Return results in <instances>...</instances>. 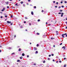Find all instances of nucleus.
Returning <instances> with one entry per match:
<instances>
[{"instance_id":"obj_1","label":"nucleus","mask_w":67,"mask_h":67,"mask_svg":"<svg viewBox=\"0 0 67 67\" xmlns=\"http://www.w3.org/2000/svg\"><path fill=\"white\" fill-rule=\"evenodd\" d=\"M65 35H66V37H67V35L66 33L62 35V37H64V38L65 37L64 36H65Z\"/></svg>"},{"instance_id":"obj_2","label":"nucleus","mask_w":67,"mask_h":67,"mask_svg":"<svg viewBox=\"0 0 67 67\" xmlns=\"http://www.w3.org/2000/svg\"><path fill=\"white\" fill-rule=\"evenodd\" d=\"M7 23H9H9H11V21H7Z\"/></svg>"},{"instance_id":"obj_3","label":"nucleus","mask_w":67,"mask_h":67,"mask_svg":"<svg viewBox=\"0 0 67 67\" xmlns=\"http://www.w3.org/2000/svg\"><path fill=\"white\" fill-rule=\"evenodd\" d=\"M46 35H44L43 36V37H46Z\"/></svg>"},{"instance_id":"obj_4","label":"nucleus","mask_w":67,"mask_h":67,"mask_svg":"<svg viewBox=\"0 0 67 67\" xmlns=\"http://www.w3.org/2000/svg\"><path fill=\"white\" fill-rule=\"evenodd\" d=\"M8 48L9 49H12V48L10 47H8Z\"/></svg>"},{"instance_id":"obj_5","label":"nucleus","mask_w":67,"mask_h":67,"mask_svg":"<svg viewBox=\"0 0 67 67\" xmlns=\"http://www.w3.org/2000/svg\"><path fill=\"white\" fill-rule=\"evenodd\" d=\"M5 3H6V4H7V5H8V3H9V2H5Z\"/></svg>"},{"instance_id":"obj_6","label":"nucleus","mask_w":67,"mask_h":67,"mask_svg":"<svg viewBox=\"0 0 67 67\" xmlns=\"http://www.w3.org/2000/svg\"><path fill=\"white\" fill-rule=\"evenodd\" d=\"M31 14H32V15H33V14H34L33 13V12H31Z\"/></svg>"},{"instance_id":"obj_7","label":"nucleus","mask_w":67,"mask_h":67,"mask_svg":"<svg viewBox=\"0 0 67 67\" xmlns=\"http://www.w3.org/2000/svg\"><path fill=\"white\" fill-rule=\"evenodd\" d=\"M34 50L35 51H36V50H37V48H36L35 47H34Z\"/></svg>"},{"instance_id":"obj_8","label":"nucleus","mask_w":67,"mask_h":67,"mask_svg":"<svg viewBox=\"0 0 67 67\" xmlns=\"http://www.w3.org/2000/svg\"><path fill=\"white\" fill-rule=\"evenodd\" d=\"M22 56H25V54H24V53H23L22 54Z\"/></svg>"},{"instance_id":"obj_9","label":"nucleus","mask_w":67,"mask_h":67,"mask_svg":"<svg viewBox=\"0 0 67 67\" xmlns=\"http://www.w3.org/2000/svg\"><path fill=\"white\" fill-rule=\"evenodd\" d=\"M19 51H21V49L20 48L19 50H18Z\"/></svg>"},{"instance_id":"obj_10","label":"nucleus","mask_w":67,"mask_h":67,"mask_svg":"<svg viewBox=\"0 0 67 67\" xmlns=\"http://www.w3.org/2000/svg\"><path fill=\"white\" fill-rule=\"evenodd\" d=\"M37 53H38V51H36V54H37Z\"/></svg>"},{"instance_id":"obj_11","label":"nucleus","mask_w":67,"mask_h":67,"mask_svg":"<svg viewBox=\"0 0 67 67\" xmlns=\"http://www.w3.org/2000/svg\"><path fill=\"white\" fill-rule=\"evenodd\" d=\"M22 58H23V57H20V59H22Z\"/></svg>"},{"instance_id":"obj_12","label":"nucleus","mask_w":67,"mask_h":67,"mask_svg":"<svg viewBox=\"0 0 67 67\" xmlns=\"http://www.w3.org/2000/svg\"><path fill=\"white\" fill-rule=\"evenodd\" d=\"M20 3L21 4H22L23 3V1H21L20 2Z\"/></svg>"},{"instance_id":"obj_13","label":"nucleus","mask_w":67,"mask_h":67,"mask_svg":"<svg viewBox=\"0 0 67 67\" xmlns=\"http://www.w3.org/2000/svg\"><path fill=\"white\" fill-rule=\"evenodd\" d=\"M17 61V62H20V60H18Z\"/></svg>"},{"instance_id":"obj_14","label":"nucleus","mask_w":67,"mask_h":67,"mask_svg":"<svg viewBox=\"0 0 67 67\" xmlns=\"http://www.w3.org/2000/svg\"><path fill=\"white\" fill-rule=\"evenodd\" d=\"M66 47L65 46H63L62 47V48H65Z\"/></svg>"},{"instance_id":"obj_15","label":"nucleus","mask_w":67,"mask_h":67,"mask_svg":"<svg viewBox=\"0 0 67 67\" xmlns=\"http://www.w3.org/2000/svg\"><path fill=\"white\" fill-rule=\"evenodd\" d=\"M10 25H13V23H10Z\"/></svg>"},{"instance_id":"obj_16","label":"nucleus","mask_w":67,"mask_h":67,"mask_svg":"<svg viewBox=\"0 0 67 67\" xmlns=\"http://www.w3.org/2000/svg\"><path fill=\"white\" fill-rule=\"evenodd\" d=\"M14 54H15V53H12L11 55H14Z\"/></svg>"},{"instance_id":"obj_17","label":"nucleus","mask_w":67,"mask_h":67,"mask_svg":"<svg viewBox=\"0 0 67 67\" xmlns=\"http://www.w3.org/2000/svg\"><path fill=\"white\" fill-rule=\"evenodd\" d=\"M37 35H40V34L38 33H37Z\"/></svg>"},{"instance_id":"obj_18","label":"nucleus","mask_w":67,"mask_h":67,"mask_svg":"<svg viewBox=\"0 0 67 67\" xmlns=\"http://www.w3.org/2000/svg\"><path fill=\"white\" fill-rule=\"evenodd\" d=\"M66 67V65H64V67Z\"/></svg>"},{"instance_id":"obj_19","label":"nucleus","mask_w":67,"mask_h":67,"mask_svg":"<svg viewBox=\"0 0 67 67\" xmlns=\"http://www.w3.org/2000/svg\"><path fill=\"white\" fill-rule=\"evenodd\" d=\"M62 44H63V43H61L60 44V45H62Z\"/></svg>"},{"instance_id":"obj_20","label":"nucleus","mask_w":67,"mask_h":67,"mask_svg":"<svg viewBox=\"0 0 67 67\" xmlns=\"http://www.w3.org/2000/svg\"><path fill=\"white\" fill-rule=\"evenodd\" d=\"M7 9H9V6H7Z\"/></svg>"},{"instance_id":"obj_21","label":"nucleus","mask_w":67,"mask_h":67,"mask_svg":"<svg viewBox=\"0 0 67 67\" xmlns=\"http://www.w3.org/2000/svg\"><path fill=\"white\" fill-rule=\"evenodd\" d=\"M38 22H40V19H38Z\"/></svg>"},{"instance_id":"obj_22","label":"nucleus","mask_w":67,"mask_h":67,"mask_svg":"<svg viewBox=\"0 0 67 67\" xmlns=\"http://www.w3.org/2000/svg\"><path fill=\"white\" fill-rule=\"evenodd\" d=\"M3 10H5V8H3Z\"/></svg>"},{"instance_id":"obj_23","label":"nucleus","mask_w":67,"mask_h":67,"mask_svg":"<svg viewBox=\"0 0 67 67\" xmlns=\"http://www.w3.org/2000/svg\"><path fill=\"white\" fill-rule=\"evenodd\" d=\"M54 38H51V40H53V39H54Z\"/></svg>"},{"instance_id":"obj_24","label":"nucleus","mask_w":67,"mask_h":67,"mask_svg":"<svg viewBox=\"0 0 67 67\" xmlns=\"http://www.w3.org/2000/svg\"><path fill=\"white\" fill-rule=\"evenodd\" d=\"M43 63H45V61L44 60V61L43 62Z\"/></svg>"},{"instance_id":"obj_25","label":"nucleus","mask_w":67,"mask_h":67,"mask_svg":"<svg viewBox=\"0 0 67 67\" xmlns=\"http://www.w3.org/2000/svg\"><path fill=\"white\" fill-rule=\"evenodd\" d=\"M2 18H3V17L2 16H1V19H2Z\"/></svg>"},{"instance_id":"obj_26","label":"nucleus","mask_w":67,"mask_h":67,"mask_svg":"<svg viewBox=\"0 0 67 67\" xmlns=\"http://www.w3.org/2000/svg\"><path fill=\"white\" fill-rule=\"evenodd\" d=\"M42 12H44V10H42Z\"/></svg>"},{"instance_id":"obj_27","label":"nucleus","mask_w":67,"mask_h":67,"mask_svg":"<svg viewBox=\"0 0 67 67\" xmlns=\"http://www.w3.org/2000/svg\"><path fill=\"white\" fill-rule=\"evenodd\" d=\"M64 3H67V1H65L64 2Z\"/></svg>"},{"instance_id":"obj_28","label":"nucleus","mask_w":67,"mask_h":67,"mask_svg":"<svg viewBox=\"0 0 67 67\" xmlns=\"http://www.w3.org/2000/svg\"><path fill=\"white\" fill-rule=\"evenodd\" d=\"M7 16H8L6 15L5 16V18H7Z\"/></svg>"},{"instance_id":"obj_29","label":"nucleus","mask_w":67,"mask_h":67,"mask_svg":"<svg viewBox=\"0 0 67 67\" xmlns=\"http://www.w3.org/2000/svg\"><path fill=\"white\" fill-rule=\"evenodd\" d=\"M62 8H64V6L63 5H62Z\"/></svg>"},{"instance_id":"obj_30","label":"nucleus","mask_w":67,"mask_h":67,"mask_svg":"<svg viewBox=\"0 0 67 67\" xmlns=\"http://www.w3.org/2000/svg\"><path fill=\"white\" fill-rule=\"evenodd\" d=\"M11 18H13V16H12V15H11V16H10Z\"/></svg>"},{"instance_id":"obj_31","label":"nucleus","mask_w":67,"mask_h":67,"mask_svg":"<svg viewBox=\"0 0 67 67\" xmlns=\"http://www.w3.org/2000/svg\"><path fill=\"white\" fill-rule=\"evenodd\" d=\"M60 8H61V7H60V6H59L58 7V8L60 9Z\"/></svg>"},{"instance_id":"obj_32","label":"nucleus","mask_w":67,"mask_h":67,"mask_svg":"<svg viewBox=\"0 0 67 67\" xmlns=\"http://www.w3.org/2000/svg\"><path fill=\"white\" fill-rule=\"evenodd\" d=\"M39 46V45L38 44H37V46Z\"/></svg>"},{"instance_id":"obj_33","label":"nucleus","mask_w":67,"mask_h":67,"mask_svg":"<svg viewBox=\"0 0 67 67\" xmlns=\"http://www.w3.org/2000/svg\"><path fill=\"white\" fill-rule=\"evenodd\" d=\"M51 55H52V56H54V54H51Z\"/></svg>"},{"instance_id":"obj_34","label":"nucleus","mask_w":67,"mask_h":67,"mask_svg":"<svg viewBox=\"0 0 67 67\" xmlns=\"http://www.w3.org/2000/svg\"><path fill=\"white\" fill-rule=\"evenodd\" d=\"M58 14H61V13H60V12H59V13Z\"/></svg>"},{"instance_id":"obj_35","label":"nucleus","mask_w":67,"mask_h":67,"mask_svg":"<svg viewBox=\"0 0 67 67\" xmlns=\"http://www.w3.org/2000/svg\"><path fill=\"white\" fill-rule=\"evenodd\" d=\"M58 4V2H57L56 3V4Z\"/></svg>"},{"instance_id":"obj_36","label":"nucleus","mask_w":67,"mask_h":67,"mask_svg":"<svg viewBox=\"0 0 67 67\" xmlns=\"http://www.w3.org/2000/svg\"><path fill=\"white\" fill-rule=\"evenodd\" d=\"M27 19V18H26V17H25V19Z\"/></svg>"},{"instance_id":"obj_37","label":"nucleus","mask_w":67,"mask_h":67,"mask_svg":"<svg viewBox=\"0 0 67 67\" xmlns=\"http://www.w3.org/2000/svg\"><path fill=\"white\" fill-rule=\"evenodd\" d=\"M59 63H61L62 61H61V60H60V61H59Z\"/></svg>"},{"instance_id":"obj_38","label":"nucleus","mask_w":67,"mask_h":67,"mask_svg":"<svg viewBox=\"0 0 67 67\" xmlns=\"http://www.w3.org/2000/svg\"><path fill=\"white\" fill-rule=\"evenodd\" d=\"M27 58L29 57V55H27Z\"/></svg>"},{"instance_id":"obj_39","label":"nucleus","mask_w":67,"mask_h":67,"mask_svg":"<svg viewBox=\"0 0 67 67\" xmlns=\"http://www.w3.org/2000/svg\"><path fill=\"white\" fill-rule=\"evenodd\" d=\"M34 8H35V9L36 8V6H35L34 7Z\"/></svg>"},{"instance_id":"obj_40","label":"nucleus","mask_w":67,"mask_h":67,"mask_svg":"<svg viewBox=\"0 0 67 67\" xmlns=\"http://www.w3.org/2000/svg\"><path fill=\"white\" fill-rule=\"evenodd\" d=\"M47 59H48V60H50V58H48Z\"/></svg>"},{"instance_id":"obj_41","label":"nucleus","mask_w":67,"mask_h":67,"mask_svg":"<svg viewBox=\"0 0 67 67\" xmlns=\"http://www.w3.org/2000/svg\"><path fill=\"white\" fill-rule=\"evenodd\" d=\"M61 14H62V15H63V14H64V13H62Z\"/></svg>"},{"instance_id":"obj_42","label":"nucleus","mask_w":67,"mask_h":67,"mask_svg":"<svg viewBox=\"0 0 67 67\" xmlns=\"http://www.w3.org/2000/svg\"><path fill=\"white\" fill-rule=\"evenodd\" d=\"M62 11H63V10H60V12H62Z\"/></svg>"},{"instance_id":"obj_43","label":"nucleus","mask_w":67,"mask_h":67,"mask_svg":"<svg viewBox=\"0 0 67 67\" xmlns=\"http://www.w3.org/2000/svg\"><path fill=\"white\" fill-rule=\"evenodd\" d=\"M53 2L54 3H55V1H53Z\"/></svg>"},{"instance_id":"obj_44","label":"nucleus","mask_w":67,"mask_h":67,"mask_svg":"<svg viewBox=\"0 0 67 67\" xmlns=\"http://www.w3.org/2000/svg\"><path fill=\"white\" fill-rule=\"evenodd\" d=\"M4 11V9H2V11Z\"/></svg>"},{"instance_id":"obj_45","label":"nucleus","mask_w":67,"mask_h":67,"mask_svg":"<svg viewBox=\"0 0 67 67\" xmlns=\"http://www.w3.org/2000/svg\"><path fill=\"white\" fill-rule=\"evenodd\" d=\"M23 5L24 7H25V4H23Z\"/></svg>"},{"instance_id":"obj_46","label":"nucleus","mask_w":67,"mask_h":67,"mask_svg":"<svg viewBox=\"0 0 67 67\" xmlns=\"http://www.w3.org/2000/svg\"><path fill=\"white\" fill-rule=\"evenodd\" d=\"M51 55H49V57H51Z\"/></svg>"},{"instance_id":"obj_47","label":"nucleus","mask_w":67,"mask_h":67,"mask_svg":"<svg viewBox=\"0 0 67 67\" xmlns=\"http://www.w3.org/2000/svg\"><path fill=\"white\" fill-rule=\"evenodd\" d=\"M18 5V4H17V3H16V4L15 5Z\"/></svg>"},{"instance_id":"obj_48","label":"nucleus","mask_w":67,"mask_h":67,"mask_svg":"<svg viewBox=\"0 0 67 67\" xmlns=\"http://www.w3.org/2000/svg\"><path fill=\"white\" fill-rule=\"evenodd\" d=\"M29 25H31V23H29Z\"/></svg>"},{"instance_id":"obj_49","label":"nucleus","mask_w":67,"mask_h":67,"mask_svg":"<svg viewBox=\"0 0 67 67\" xmlns=\"http://www.w3.org/2000/svg\"><path fill=\"white\" fill-rule=\"evenodd\" d=\"M55 8H57V6H56L55 7Z\"/></svg>"},{"instance_id":"obj_50","label":"nucleus","mask_w":67,"mask_h":67,"mask_svg":"<svg viewBox=\"0 0 67 67\" xmlns=\"http://www.w3.org/2000/svg\"><path fill=\"white\" fill-rule=\"evenodd\" d=\"M31 0H28L29 2H30Z\"/></svg>"},{"instance_id":"obj_51","label":"nucleus","mask_w":67,"mask_h":67,"mask_svg":"<svg viewBox=\"0 0 67 67\" xmlns=\"http://www.w3.org/2000/svg\"><path fill=\"white\" fill-rule=\"evenodd\" d=\"M64 59L65 60V59H66V58H64Z\"/></svg>"},{"instance_id":"obj_52","label":"nucleus","mask_w":67,"mask_h":67,"mask_svg":"<svg viewBox=\"0 0 67 67\" xmlns=\"http://www.w3.org/2000/svg\"><path fill=\"white\" fill-rule=\"evenodd\" d=\"M63 15H61V17H63Z\"/></svg>"},{"instance_id":"obj_53","label":"nucleus","mask_w":67,"mask_h":67,"mask_svg":"<svg viewBox=\"0 0 67 67\" xmlns=\"http://www.w3.org/2000/svg\"><path fill=\"white\" fill-rule=\"evenodd\" d=\"M58 61H56L57 63H58Z\"/></svg>"},{"instance_id":"obj_54","label":"nucleus","mask_w":67,"mask_h":67,"mask_svg":"<svg viewBox=\"0 0 67 67\" xmlns=\"http://www.w3.org/2000/svg\"><path fill=\"white\" fill-rule=\"evenodd\" d=\"M53 62H55V60H53Z\"/></svg>"},{"instance_id":"obj_55","label":"nucleus","mask_w":67,"mask_h":67,"mask_svg":"<svg viewBox=\"0 0 67 67\" xmlns=\"http://www.w3.org/2000/svg\"><path fill=\"white\" fill-rule=\"evenodd\" d=\"M12 8L13 9H14V7H12Z\"/></svg>"},{"instance_id":"obj_56","label":"nucleus","mask_w":67,"mask_h":67,"mask_svg":"<svg viewBox=\"0 0 67 67\" xmlns=\"http://www.w3.org/2000/svg\"><path fill=\"white\" fill-rule=\"evenodd\" d=\"M53 47H55V45H54L53 46Z\"/></svg>"},{"instance_id":"obj_57","label":"nucleus","mask_w":67,"mask_h":67,"mask_svg":"<svg viewBox=\"0 0 67 67\" xmlns=\"http://www.w3.org/2000/svg\"><path fill=\"white\" fill-rule=\"evenodd\" d=\"M15 37H16V35H15L14 36V37H15Z\"/></svg>"},{"instance_id":"obj_58","label":"nucleus","mask_w":67,"mask_h":67,"mask_svg":"<svg viewBox=\"0 0 67 67\" xmlns=\"http://www.w3.org/2000/svg\"><path fill=\"white\" fill-rule=\"evenodd\" d=\"M63 3V1H61V3Z\"/></svg>"},{"instance_id":"obj_59","label":"nucleus","mask_w":67,"mask_h":67,"mask_svg":"<svg viewBox=\"0 0 67 67\" xmlns=\"http://www.w3.org/2000/svg\"><path fill=\"white\" fill-rule=\"evenodd\" d=\"M24 23H26V21H24Z\"/></svg>"},{"instance_id":"obj_60","label":"nucleus","mask_w":67,"mask_h":67,"mask_svg":"<svg viewBox=\"0 0 67 67\" xmlns=\"http://www.w3.org/2000/svg\"><path fill=\"white\" fill-rule=\"evenodd\" d=\"M48 24V23H47V22H46V24Z\"/></svg>"},{"instance_id":"obj_61","label":"nucleus","mask_w":67,"mask_h":67,"mask_svg":"<svg viewBox=\"0 0 67 67\" xmlns=\"http://www.w3.org/2000/svg\"><path fill=\"white\" fill-rule=\"evenodd\" d=\"M34 65H36V64H35V63L34 64Z\"/></svg>"},{"instance_id":"obj_62","label":"nucleus","mask_w":67,"mask_h":67,"mask_svg":"<svg viewBox=\"0 0 67 67\" xmlns=\"http://www.w3.org/2000/svg\"><path fill=\"white\" fill-rule=\"evenodd\" d=\"M65 29H67V26H66V27H65Z\"/></svg>"},{"instance_id":"obj_63","label":"nucleus","mask_w":67,"mask_h":67,"mask_svg":"<svg viewBox=\"0 0 67 67\" xmlns=\"http://www.w3.org/2000/svg\"><path fill=\"white\" fill-rule=\"evenodd\" d=\"M0 47H2V46H0Z\"/></svg>"},{"instance_id":"obj_64","label":"nucleus","mask_w":67,"mask_h":67,"mask_svg":"<svg viewBox=\"0 0 67 67\" xmlns=\"http://www.w3.org/2000/svg\"><path fill=\"white\" fill-rule=\"evenodd\" d=\"M65 23H66V24H67V22H66Z\"/></svg>"}]
</instances>
